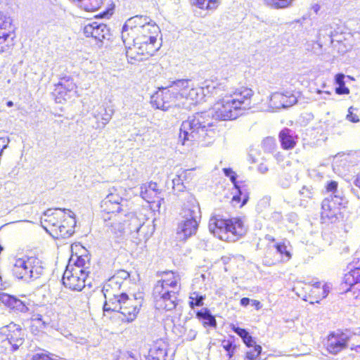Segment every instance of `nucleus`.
<instances>
[{
  "label": "nucleus",
  "mask_w": 360,
  "mask_h": 360,
  "mask_svg": "<svg viewBox=\"0 0 360 360\" xmlns=\"http://www.w3.org/2000/svg\"><path fill=\"white\" fill-rule=\"evenodd\" d=\"M243 114L228 95L205 112H197L184 120L180 128L179 140L188 147L195 144L207 146L213 142L217 131L215 120H235Z\"/></svg>",
  "instance_id": "f257e3e1"
},
{
  "label": "nucleus",
  "mask_w": 360,
  "mask_h": 360,
  "mask_svg": "<svg viewBox=\"0 0 360 360\" xmlns=\"http://www.w3.org/2000/svg\"><path fill=\"white\" fill-rule=\"evenodd\" d=\"M159 32V27L149 17L137 15L129 18L124 24L122 39L127 44L153 45L159 49L160 44L157 42Z\"/></svg>",
  "instance_id": "f03ea898"
},
{
  "label": "nucleus",
  "mask_w": 360,
  "mask_h": 360,
  "mask_svg": "<svg viewBox=\"0 0 360 360\" xmlns=\"http://www.w3.org/2000/svg\"><path fill=\"white\" fill-rule=\"evenodd\" d=\"M103 295L105 302L103 305V311H117L123 315V320L127 322L133 321L137 316L143 304V299L135 295L129 297L127 294L122 292L114 294L108 286L103 287Z\"/></svg>",
  "instance_id": "7ed1b4c3"
},
{
  "label": "nucleus",
  "mask_w": 360,
  "mask_h": 360,
  "mask_svg": "<svg viewBox=\"0 0 360 360\" xmlns=\"http://www.w3.org/2000/svg\"><path fill=\"white\" fill-rule=\"evenodd\" d=\"M168 276L160 280L153 288V296L157 309L172 311L178 304L179 285L178 278L172 273H165Z\"/></svg>",
  "instance_id": "20e7f679"
},
{
  "label": "nucleus",
  "mask_w": 360,
  "mask_h": 360,
  "mask_svg": "<svg viewBox=\"0 0 360 360\" xmlns=\"http://www.w3.org/2000/svg\"><path fill=\"white\" fill-rule=\"evenodd\" d=\"M209 230L220 240L226 241H235L246 232L244 222L241 219L238 217L224 219L219 214L210 218Z\"/></svg>",
  "instance_id": "39448f33"
},
{
  "label": "nucleus",
  "mask_w": 360,
  "mask_h": 360,
  "mask_svg": "<svg viewBox=\"0 0 360 360\" xmlns=\"http://www.w3.org/2000/svg\"><path fill=\"white\" fill-rule=\"evenodd\" d=\"M178 79L173 81L167 87L160 89L151 96V103L158 109L167 110L169 108H182L179 87H184Z\"/></svg>",
  "instance_id": "423d86ee"
},
{
  "label": "nucleus",
  "mask_w": 360,
  "mask_h": 360,
  "mask_svg": "<svg viewBox=\"0 0 360 360\" xmlns=\"http://www.w3.org/2000/svg\"><path fill=\"white\" fill-rule=\"evenodd\" d=\"M14 276L18 279L31 281L39 278L44 273V266L40 259L35 257L19 258L13 268Z\"/></svg>",
  "instance_id": "0eeeda50"
},
{
  "label": "nucleus",
  "mask_w": 360,
  "mask_h": 360,
  "mask_svg": "<svg viewBox=\"0 0 360 360\" xmlns=\"http://www.w3.org/2000/svg\"><path fill=\"white\" fill-rule=\"evenodd\" d=\"M120 187H112L109 189V193L101 202L102 211L107 214L122 213L125 217L129 216L130 212L127 207V200L122 198L119 194Z\"/></svg>",
  "instance_id": "6e6552de"
},
{
  "label": "nucleus",
  "mask_w": 360,
  "mask_h": 360,
  "mask_svg": "<svg viewBox=\"0 0 360 360\" xmlns=\"http://www.w3.org/2000/svg\"><path fill=\"white\" fill-rule=\"evenodd\" d=\"M346 200L342 195H329L321 203V218L330 223H335L340 215V210L345 207Z\"/></svg>",
  "instance_id": "1a4fd4ad"
},
{
  "label": "nucleus",
  "mask_w": 360,
  "mask_h": 360,
  "mask_svg": "<svg viewBox=\"0 0 360 360\" xmlns=\"http://www.w3.org/2000/svg\"><path fill=\"white\" fill-rule=\"evenodd\" d=\"M184 87H179L182 108L193 105L202 100L205 96L203 88L195 86L191 79H178Z\"/></svg>",
  "instance_id": "9d476101"
},
{
  "label": "nucleus",
  "mask_w": 360,
  "mask_h": 360,
  "mask_svg": "<svg viewBox=\"0 0 360 360\" xmlns=\"http://www.w3.org/2000/svg\"><path fill=\"white\" fill-rule=\"evenodd\" d=\"M71 265L69 264L65 271L62 281L63 285L72 290L76 291H81L86 284L89 276L86 272H81L78 269H70Z\"/></svg>",
  "instance_id": "9b49d317"
},
{
  "label": "nucleus",
  "mask_w": 360,
  "mask_h": 360,
  "mask_svg": "<svg viewBox=\"0 0 360 360\" xmlns=\"http://www.w3.org/2000/svg\"><path fill=\"white\" fill-rule=\"evenodd\" d=\"M126 49V56L128 62L131 64H136L152 56L158 50V47L153 45H142L132 43L127 44L124 43Z\"/></svg>",
  "instance_id": "f8f14e48"
},
{
  "label": "nucleus",
  "mask_w": 360,
  "mask_h": 360,
  "mask_svg": "<svg viewBox=\"0 0 360 360\" xmlns=\"http://www.w3.org/2000/svg\"><path fill=\"white\" fill-rule=\"evenodd\" d=\"M0 337L3 341L7 340L15 351L22 345L25 333L19 325L11 323L0 328Z\"/></svg>",
  "instance_id": "ddd939ff"
},
{
  "label": "nucleus",
  "mask_w": 360,
  "mask_h": 360,
  "mask_svg": "<svg viewBox=\"0 0 360 360\" xmlns=\"http://www.w3.org/2000/svg\"><path fill=\"white\" fill-rule=\"evenodd\" d=\"M68 209H48L41 217L42 227L48 232L52 231L55 233L60 223L62 218L67 214Z\"/></svg>",
  "instance_id": "4468645a"
},
{
  "label": "nucleus",
  "mask_w": 360,
  "mask_h": 360,
  "mask_svg": "<svg viewBox=\"0 0 360 360\" xmlns=\"http://www.w3.org/2000/svg\"><path fill=\"white\" fill-rule=\"evenodd\" d=\"M125 217L122 213L115 214L109 216L108 218L104 217L105 221V227L108 229L107 231L112 234L117 236H121L126 229L127 224V219H123ZM126 218L131 219V222H136L137 219L133 217V214L130 212L129 216Z\"/></svg>",
  "instance_id": "2eb2a0df"
},
{
  "label": "nucleus",
  "mask_w": 360,
  "mask_h": 360,
  "mask_svg": "<svg viewBox=\"0 0 360 360\" xmlns=\"http://www.w3.org/2000/svg\"><path fill=\"white\" fill-rule=\"evenodd\" d=\"M86 37H92L99 43L98 46H102L103 39H109L110 37V29L105 24L98 22H92L86 25L83 30Z\"/></svg>",
  "instance_id": "dca6fc26"
},
{
  "label": "nucleus",
  "mask_w": 360,
  "mask_h": 360,
  "mask_svg": "<svg viewBox=\"0 0 360 360\" xmlns=\"http://www.w3.org/2000/svg\"><path fill=\"white\" fill-rule=\"evenodd\" d=\"M349 337L347 334L338 331L331 333L326 343L327 351L332 354H337L348 346Z\"/></svg>",
  "instance_id": "f3484780"
},
{
  "label": "nucleus",
  "mask_w": 360,
  "mask_h": 360,
  "mask_svg": "<svg viewBox=\"0 0 360 360\" xmlns=\"http://www.w3.org/2000/svg\"><path fill=\"white\" fill-rule=\"evenodd\" d=\"M254 94L251 89L247 87H240L237 89L233 94L228 95L231 97L233 103L240 108L241 112L251 108L252 97Z\"/></svg>",
  "instance_id": "a211bd4d"
},
{
  "label": "nucleus",
  "mask_w": 360,
  "mask_h": 360,
  "mask_svg": "<svg viewBox=\"0 0 360 360\" xmlns=\"http://www.w3.org/2000/svg\"><path fill=\"white\" fill-rule=\"evenodd\" d=\"M297 103V98L291 93L282 94L276 92L271 94L269 99V107L274 110L287 108Z\"/></svg>",
  "instance_id": "6ab92c4d"
},
{
  "label": "nucleus",
  "mask_w": 360,
  "mask_h": 360,
  "mask_svg": "<svg viewBox=\"0 0 360 360\" xmlns=\"http://www.w3.org/2000/svg\"><path fill=\"white\" fill-rule=\"evenodd\" d=\"M75 214L70 210H67V214L64 218H62L55 234L62 238H68L75 233Z\"/></svg>",
  "instance_id": "aec40b11"
},
{
  "label": "nucleus",
  "mask_w": 360,
  "mask_h": 360,
  "mask_svg": "<svg viewBox=\"0 0 360 360\" xmlns=\"http://www.w3.org/2000/svg\"><path fill=\"white\" fill-rule=\"evenodd\" d=\"M182 221H198L200 219V210L196 200L190 196L186 204H184L180 213Z\"/></svg>",
  "instance_id": "412c9836"
},
{
  "label": "nucleus",
  "mask_w": 360,
  "mask_h": 360,
  "mask_svg": "<svg viewBox=\"0 0 360 360\" xmlns=\"http://www.w3.org/2000/svg\"><path fill=\"white\" fill-rule=\"evenodd\" d=\"M198 221H182L178 224L176 238L181 241H186L188 238L195 235L198 228Z\"/></svg>",
  "instance_id": "4be33fe9"
},
{
  "label": "nucleus",
  "mask_w": 360,
  "mask_h": 360,
  "mask_svg": "<svg viewBox=\"0 0 360 360\" xmlns=\"http://www.w3.org/2000/svg\"><path fill=\"white\" fill-rule=\"evenodd\" d=\"M344 283L345 286H348L345 289V292L353 291L356 293V291L360 292V268L356 267L351 269L344 276Z\"/></svg>",
  "instance_id": "5701e85b"
},
{
  "label": "nucleus",
  "mask_w": 360,
  "mask_h": 360,
  "mask_svg": "<svg viewBox=\"0 0 360 360\" xmlns=\"http://www.w3.org/2000/svg\"><path fill=\"white\" fill-rule=\"evenodd\" d=\"M167 350V342L162 340H157L149 350V357L152 360H166Z\"/></svg>",
  "instance_id": "b1692460"
},
{
  "label": "nucleus",
  "mask_w": 360,
  "mask_h": 360,
  "mask_svg": "<svg viewBox=\"0 0 360 360\" xmlns=\"http://www.w3.org/2000/svg\"><path fill=\"white\" fill-rule=\"evenodd\" d=\"M160 193V191L155 182L150 181L143 184L140 187L141 197L149 203L153 202Z\"/></svg>",
  "instance_id": "393cba45"
},
{
  "label": "nucleus",
  "mask_w": 360,
  "mask_h": 360,
  "mask_svg": "<svg viewBox=\"0 0 360 360\" xmlns=\"http://www.w3.org/2000/svg\"><path fill=\"white\" fill-rule=\"evenodd\" d=\"M296 139L295 132L288 128H284L279 133V140L285 150L293 148L296 145Z\"/></svg>",
  "instance_id": "a878e982"
},
{
  "label": "nucleus",
  "mask_w": 360,
  "mask_h": 360,
  "mask_svg": "<svg viewBox=\"0 0 360 360\" xmlns=\"http://www.w3.org/2000/svg\"><path fill=\"white\" fill-rule=\"evenodd\" d=\"M54 316L55 314L51 309L42 307L39 309V312L32 315V319L34 321L41 322L45 328L51 323Z\"/></svg>",
  "instance_id": "bb28decb"
},
{
  "label": "nucleus",
  "mask_w": 360,
  "mask_h": 360,
  "mask_svg": "<svg viewBox=\"0 0 360 360\" xmlns=\"http://www.w3.org/2000/svg\"><path fill=\"white\" fill-rule=\"evenodd\" d=\"M113 113L114 110L112 109H108L103 106L99 107L94 111V116L98 120L97 128H104L111 120Z\"/></svg>",
  "instance_id": "cd10ccee"
},
{
  "label": "nucleus",
  "mask_w": 360,
  "mask_h": 360,
  "mask_svg": "<svg viewBox=\"0 0 360 360\" xmlns=\"http://www.w3.org/2000/svg\"><path fill=\"white\" fill-rule=\"evenodd\" d=\"M0 300L8 307L20 312H26L28 309L21 300L6 293L0 294Z\"/></svg>",
  "instance_id": "c85d7f7f"
},
{
  "label": "nucleus",
  "mask_w": 360,
  "mask_h": 360,
  "mask_svg": "<svg viewBox=\"0 0 360 360\" xmlns=\"http://www.w3.org/2000/svg\"><path fill=\"white\" fill-rule=\"evenodd\" d=\"M73 264H71L70 269H78L81 272H86L87 276L90 274V260L87 255L85 256H76V259H71Z\"/></svg>",
  "instance_id": "c756f323"
},
{
  "label": "nucleus",
  "mask_w": 360,
  "mask_h": 360,
  "mask_svg": "<svg viewBox=\"0 0 360 360\" xmlns=\"http://www.w3.org/2000/svg\"><path fill=\"white\" fill-rule=\"evenodd\" d=\"M197 317L199 319L203 320V325L214 327L217 324L216 319L212 316L209 309L204 308L200 311H198L196 314Z\"/></svg>",
  "instance_id": "7c9ffc66"
},
{
  "label": "nucleus",
  "mask_w": 360,
  "mask_h": 360,
  "mask_svg": "<svg viewBox=\"0 0 360 360\" xmlns=\"http://www.w3.org/2000/svg\"><path fill=\"white\" fill-rule=\"evenodd\" d=\"M236 189V193L233 196L232 200L234 202H241V205L243 206L247 203L249 200V194L245 186H235Z\"/></svg>",
  "instance_id": "2f4dec72"
},
{
  "label": "nucleus",
  "mask_w": 360,
  "mask_h": 360,
  "mask_svg": "<svg viewBox=\"0 0 360 360\" xmlns=\"http://www.w3.org/2000/svg\"><path fill=\"white\" fill-rule=\"evenodd\" d=\"M231 328L238 335H239L243 339V342L248 347H251L254 344H255V342L252 339V336L250 335L249 333L245 329L240 328L234 325H232Z\"/></svg>",
  "instance_id": "473e14b6"
},
{
  "label": "nucleus",
  "mask_w": 360,
  "mask_h": 360,
  "mask_svg": "<svg viewBox=\"0 0 360 360\" xmlns=\"http://www.w3.org/2000/svg\"><path fill=\"white\" fill-rule=\"evenodd\" d=\"M228 81L226 79L223 80L219 83L212 82V85H208L207 89L212 88V91H210L213 96H222V91H228L229 89V86L228 84Z\"/></svg>",
  "instance_id": "72a5a7b5"
},
{
  "label": "nucleus",
  "mask_w": 360,
  "mask_h": 360,
  "mask_svg": "<svg viewBox=\"0 0 360 360\" xmlns=\"http://www.w3.org/2000/svg\"><path fill=\"white\" fill-rule=\"evenodd\" d=\"M329 286L326 284L321 288V283L316 282L312 286L311 292L315 295H319V298L323 299L327 297L329 292Z\"/></svg>",
  "instance_id": "f704fd0d"
},
{
  "label": "nucleus",
  "mask_w": 360,
  "mask_h": 360,
  "mask_svg": "<svg viewBox=\"0 0 360 360\" xmlns=\"http://www.w3.org/2000/svg\"><path fill=\"white\" fill-rule=\"evenodd\" d=\"M205 299V295L199 294L198 292H193L189 296V306L193 309L195 307H201L203 305V301Z\"/></svg>",
  "instance_id": "c9c22d12"
},
{
  "label": "nucleus",
  "mask_w": 360,
  "mask_h": 360,
  "mask_svg": "<svg viewBox=\"0 0 360 360\" xmlns=\"http://www.w3.org/2000/svg\"><path fill=\"white\" fill-rule=\"evenodd\" d=\"M191 3L201 9H214L217 6V0H191Z\"/></svg>",
  "instance_id": "e433bc0d"
},
{
  "label": "nucleus",
  "mask_w": 360,
  "mask_h": 360,
  "mask_svg": "<svg viewBox=\"0 0 360 360\" xmlns=\"http://www.w3.org/2000/svg\"><path fill=\"white\" fill-rule=\"evenodd\" d=\"M129 277V274L125 270H120L119 271L116 275L113 276L112 278H110L108 281V283H106L104 287L108 286V289H110L112 290V285L113 284H117L118 283V279H124L126 280Z\"/></svg>",
  "instance_id": "4c0bfd02"
},
{
  "label": "nucleus",
  "mask_w": 360,
  "mask_h": 360,
  "mask_svg": "<svg viewBox=\"0 0 360 360\" xmlns=\"http://www.w3.org/2000/svg\"><path fill=\"white\" fill-rule=\"evenodd\" d=\"M273 8H285L288 7L294 0H263Z\"/></svg>",
  "instance_id": "58836bf2"
},
{
  "label": "nucleus",
  "mask_w": 360,
  "mask_h": 360,
  "mask_svg": "<svg viewBox=\"0 0 360 360\" xmlns=\"http://www.w3.org/2000/svg\"><path fill=\"white\" fill-rule=\"evenodd\" d=\"M251 347L252 348H250V350L246 352V359L261 360L259 356L262 352V347L260 345L254 344Z\"/></svg>",
  "instance_id": "ea45409f"
},
{
  "label": "nucleus",
  "mask_w": 360,
  "mask_h": 360,
  "mask_svg": "<svg viewBox=\"0 0 360 360\" xmlns=\"http://www.w3.org/2000/svg\"><path fill=\"white\" fill-rule=\"evenodd\" d=\"M276 250V252L280 254L281 256H283V261H288L291 258L290 252L288 250L287 245L285 243H277L274 245Z\"/></svg>",
  "instance_id": "a19ab883"
},
{
  "label": "nucleus",
  "mask_w": 360,
  "mask_h": 360,
  "mask_svg": "<svg viewBox=\"0 0 360 360\" xmlns=\"http://www.w3.org/2000/svg\"><path fill=\"white\" fill-rule=\"evenodd\" d=\"M315 193V191L311 186H304L300 191V195L302 198V200L312 199Z\"/></svg>",
  "instance_id": "79ce46f5"
},
{
  "label": "nucleus",
  "mask_w": 360,
  "mask_h": 360,
  "mask_svg": "<svg viewBox=\"0 0 360 360\" xmlns=\"http://www.w3.org/2000/svg\"><path fill=\"white\" fill-rule=\"evenodd\" d=\"M338 184L335 181H328L326 185V190L330 195H342V192L338 190Z\"/></svg>",
  "instance_id": "37998d69"
},
{
  "label": "nucleus",
  "mask_w": 360,
  "mask_h": 360,
  "mask_svg": "<svg viewBox=\"0 0 360 360\" xmlns=\"http://www.w3.org/2000/svg\"><path fill=\"white\" fill-rule=\"evenodd\" d=\"M11 20L0 13V33L6 32L11 27Z\"/></svg>",
  "instance_id": "c03bdc74"
},
{
  "label": "nucleus",
  "mask_w": 360,
  "mask_h": 360,
  "mask_svg": "<svg viewBox=\"0 0 360 360\" xmlns=\"http://www.w3.org/2000/svg\"><path fill=\"white\" fill-rule=\"evenodd\" d=\"M233 337H231L230 339L224 340L221 342L223 348L227 352V353L232 352V350H235L236 345H233Z\"/></svg>",
  "instance_id": "a18cd8bd"
},
{
  "label": "nucleus",
  "mask_w": 360,
  "mask_h": 360,
  "mask_svg": "<svg viewBox=\"0 0 360 360\" xmlns=\"http://www.w3.org/2000/svg\"><path fill=\"white\" fill-rule=\"evenodd\" d=\"M262 147L264 150L267 152H271L274 149L275 147V141L272 138H266L262 141Z\"/></svg>",
  "instance_id": "49530a36"
},
{
  "label": "nucleus",
  "mask_w": 360,
  "mask_h": 360,
  "mask_svg": "<svg viewBox=\"0 0 360 360\" xmlns=\"http://www.w3.org/2000/svg\"><path fill=\"white\" fill-rule=\"evenodd\" d=\"M58 86L63 87L68 91H71L75 89V84L69 79L64 80V82H60L58 83Z\"/></svg>",
  "instance_id": "de8ad7c7"
},
{
  "label": "nucleus",
  "mask_w": 360,
  "mask_h": 360,
  "mask_svg": "<svg viewBox=\"0 0 360 360\" xmlns=\"http://www.w3.org/2000/svg\"><path fill=\"white\" fill-rule=\"evenodd\" d=\"M186 175V171H182L180 174L176 175V176L172 179L173 186H179L181 183H184Z\"/></svg>",
  "instance_id": "09e8293b"
},
{
  "label": "nucleus",
  "mask_w": 360,
  "mask_h": 360,
  "mask_svg": "<svg viewBox=\"0 0 360 360\" xmlns=\"http://www.w3.org/2000/svg\"><path fill=\"white\" fill-rule=\"evenodd\" d=\"M225 176H229L231 181L233 183L234 186H236V178L237 175L231 168H224L223 169Z\"/></svg>",
  "instance_id": "8fccbe9b"
},
{
  "label": "nucleus",
  "mask_w": 360,
  "mask_h": 360,
  "mask_svg": "<svg viewBox=\"0 0 360 360\" xmlns=\"http://www.w3.org/2000/svg\"><path fill=\"white\" fill-rule=\"evenodd\" d=\"M117 360H136L132 353L126 352L121 353Z\"/></svg>",
  "instance_id": "3c124183"
},
{
  "label": "nucleus",
  "mask_w": 360,
  "mask_h": 360,
  "mask_svg": "<svg viewBox=\"0 0 360 360\" xmlns=\"http://www.w3.org/2000/svg\"><path fill=\"white\" fill-rule=\"evenodd\" d=\"M335 92L338 94H348L349 93V89L345 86V84L342 85H338V86L335 89Z\"/></svg>",
  "instance_id": "603ef678"
},
{
  "label": "nucleus",
  "mask_w": 360,
  "mask_h": 360,
  "mask_svg": "<svg viewBox=\"0 0 360 360\" xmlns=\"http://www.w3.org/2000/svg\"><path fill=\"white\" fill-rule=\"evenodd\" d=\"M345 75L342 73L337 74L335 77V84L338 85H342L345 83Z\"/></svg>",
  "instance_id": "864d4df0"
},
{
  "label": "nucleus",
  "mask_w": 360,
  "mask_h": 360,
  "mask_svg": "<svg viewBox=\"0 0 360 360\" xmlns=\"http://www.w3.org/2000/svg\"><path fill=\"white\" fill-rule=\"evenodd\" d=\"M277 262H278V259H269L267 256H265L263 259L264 264H265L266 266H271L276 264V263Z\"/></svg>",
  "instance_id": "5fc2aeb1"
},
{
  "label": "nucleus",
  "mask_w": 360,
  "mask_h": 360,
  "mask_svg": "<svg viewBox=\"0 0 360 360\" xmlns=\"http://www.w3.org/2000/svg\"><path fill=\"white\" fill-rule=\"evenodd\" d=\"M271 219L276 222L281 221L283 219V216L281 212H274L271 214Z\"/></svg>",
  "instance_id": "6e6d98bb"
},
{
  "label": "nucleus",
  "mask_w": 360,
  "mask_h": 360,
  "mask_svg": "<svg viewBox=\"0 0 360 360\" xmlns=\"http://www.w3.org/2000/svg\"><path fill=\"white\" fill-rule=\"evenodd\" d=\"M197 335V332L195 330L190 329L186 334V340L188 341L193 340Z\"/></svg>",
  "instance_id": "4d7b16f0"
},
{
  "label": "nucleus",
  "mask_w": 360,
  "mask_h": 360,
  "mask_svg": "<svg viewBox=\"0 0 360 360\" xmlns=\"http://www.w3.org/2000/svg\"><path fill=\"white\" fill-rule=\"evenodd\" d=\"M347 118L348 120L352 122L356 123L359 121L358 116L355 114H353L352 112L349 110V114L347 115Z\"/></svg>",
  "instance_id": "13d9d810"
},
{
  "label": "nucleus",
  "mask_w": 360,
  "mask_h": 360,
  "mask_svg": "<svg viewBox=\"0 0 360 360\" xmlns=\"http://www.w3.org/2000/svg\"><path fill=\"white\" fill-rule=\"evenodd\" d=\"M257 171L259 173L264 174L269 171V168L264 163H260L257 167Z\"/></svg>",
  "instance_id": "bf43d9fd"
},
{
  "label": "nucleus",
  "mask_w": 360,
  "mask_h": 360,
  "mask_svg": "<svg viewBox=\"0 0 360 360\" xmlns=\"http://www.w3.org/2000/svg\"><path fill=\"white\" fill-rule=\"evenodd\" d=\"M8 37L9 34L6 32H2L0 33V45H3Z\"/></svg>",
  "instance_id": "052dcab7"
},
{
  "label": "nucleus",
  "mask_w": 360,
  "mask_h": 360,
  "mask_svg": "<svg viewBox=\"0 0 360 360\" xmlns=\"http://www.w3.org/2000/svg\"><path fill=\"white\" fill-rule=\"evenodd\" d=\"M8 37L9 34L6 32H2L0 33V45H3Z\"/></svg>",
  "instance_id": "680f3d73"
},
{
  "label": "nucleus",
  "mask_w": 360,
  "mask_h": 360,
  "mask_svg": "<svg viewBox=\"0 0 360 360\" xmlns=\"http://www.w3.org/2000/svg\"><path fill=\"white\" fill-rule=\"evenodd\" d=\"M186 186H184V183H181L179 186H173L174 191L176 192H182L184 191Z\"/></svg>",
  "instance_id": "e2e57ef3"
},
{
  "label": "nucleus",
  "mask_w": 360,
  "mask_h": 360,
  "mask_svg": "<svg viewBox=\"0 0 360 360\" xmlns=\"http://www.w3.org/2000/svg\"><path fill=\"white\" fill-rule=\"evenodd\" d=\"M250 299H249L248 297H243L240 300V304L243 307H247L250 302Z\"/></svg>",
  "instance_id": "0e129e2a"
},
{
  "label": "nucleus",
  "mask_w": 360,
  "mask_h": 360,
  "mask_svg": "<svg viewBox=\"0 0 360 360\" xmlns=\"http://www.w3.org/2000/svg\"><path fill=\"white\" fill-rule=\"evenodd\" d=\"M354 184L356 186L360 188V174L357 175Z\"/></svg>",
  "instance_id": "69168bd1"
},
{
  "label": "nucleus",
  "mask_w": 360,
  "mask_h": 360,
  "mask_svg": "<svg viewBox=\"0 0 360 360\" xmlns=\"http://www.w3.org/2000/svg\"><path fill=\"white\" fill-rule=\"evenodd\" d=\"M252 302H253V304L257 308L259 309V306L260 305V302L257 300H252Z\"/></svg>",
  "instance_id": "338daca9"
},
{
  "label": "nucleus",
  "mask_w": 360,
  "mask_h": 360,
  "mask_svg": "<svg viewBox=\"0 0 360 360\" xmlns=\"http://www.w3.org/2000/svg\"><path fill=\"white\" fill-rule=\"evenodd\" d=\"M144 228V225L142 224L136 229V232L139 233Z\"/></svg>",
  "instance_id": "774afa93"
}]
</instances>
